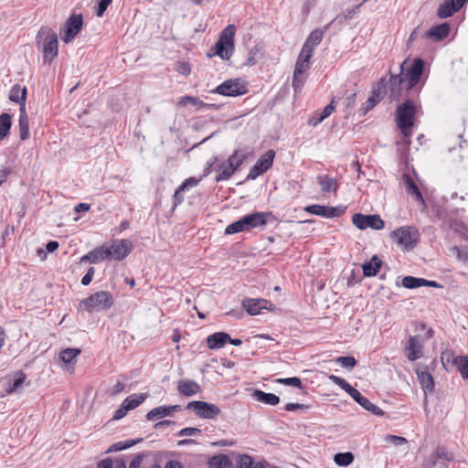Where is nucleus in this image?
Segmentation results:
<instances>
[{"label": "nucleus", "mask_w": 468, "mask_h": 468, "mask_svg": "<svg viewBox=\"0 0 468 468\" xmlns=\"http://www.w3.org/2000/svg\"><path fill=\"white\" fill-rule=\"evenodd\" d=\"M418 107L410 99H407L399 104L395 112V121L398 128L405 137L411 136V128L414 126Z\"/></svg>", "instance_id": "f257e3e1"}, {"label": "nucleus", "mask_w": 468, "mask_h": 468, "mask_svg": "<svg viewBox=\"0 0 468 468\" xmlns=\"http://www.w3.org/2000/svg\"><path fill=\"white\" fill-rule=\"evenodd\" d=\"M328 378L335 385L344 389L357 404L364 410L376 416H383L384 411L364 397L356 388L352 387L345 378L335 375H329Z\"/></svg>", "instance_id": "f03ea898"}, {"label": "nucleus", "mask_w": 468, "mask_h": 468, "mask_svg": "<svg viewBox=\"0 0 468 468\" xmlns=\"http://www.w3.org/2000/svg\"><path fill=\"white\" fill-rule=\"evenodd\" d=\"M37 44L42 48L45 62H51L58 56V40L57 33L48 27H41L37 37Z\"/></svg>", "instance_id": "7ed1b4c3"}, {"label": "nucleus", "mask_w": 468, "mask_h": 468, "mask_svg": "<svg viewBox=\"0 0 468 468\" xmlns=\"http://www.w3.org/2000/svg\"><path fill=\"white\" fill-rule=\"evenodd\" d=\"M235 32L236 27L234 25H229L223 29L214 46L213 55L218 56L224 60L230 58L234 51Z\"/></svg>", "instance_id": "20e7f679"}, {"label": "nucleus", "mask_w": 468, "mask_h": 468, "mask_svg": "<svg viewBox=\"0 0 468 468\" xmlns=\"http://www.w3.org/2000/svg\"><path fill=\"white\" fill-rule=\"evenodd\" d=\"M425 62L420 58H416L413 59L411 65L408 67V69L402 73L404 80H407V90H420L421 87L424 85L425 80H422V76L424 73Z\"/></svg>", "instance_id": "39448f33"}, {"label": "nucleus", "mask_w": 468, "mask_h": 468, "mask_svg": "<svg viewBox=\"0 0 468 468\" xmlns=\"http://www.w3.org/2000/svg\"><path fill=\"white\" fill-rule=\"evenodd\" d=\"M113 304L112 294L108 291H100L80 302V306L88 312L106 311Z\"/></svg>", "instance_id": "423d86ee"}, {"label": "nucleus", "mask_w": 468, "mask_h": 468, "mask_svg": "<svg viewBox=\"0 0 468 468\" xmlns=\"http://www.w3.org/2000/svg\"><path fill=\"white\" fill-rule=\"evenodd\" d=\"M390 237L398 245L411 250L418 243L420 233L416 228L406 226L393 230Z\"/></svg>", "instance_id": "0eeeda50"}, {"label": "nucleus", "mask_w": 468, "mask_h": 468, "mask_svg": "<svg viewBox=\"0 0 468 468\" xmlns=\"http://www.w3.org/2000/svg\"><path fill=\"white\" fill-rule=\"evenodd\" d=\"M212 93L222 96L238 97L248 92L247 83L240 79H229L216 87Z\"/></svg>", "instance_id": "6e6552de"}, {"label": "nucleus", "mask_w": 468, "mask_h": 468, "mask_svg": "<svg viewBox=\"0 0 468 468\" xmlns=\"http://www.w3.org/2000/svg\"><path fill=\"white\" fill-rule=\"evenodd\" d=\"M186 409L193 410L197 417L202 419H215L221 412L220 408L216 404L202 400L190 401L186 406Z\"/></svg>", "instance_id": "1a4fd4ad"}, {"label": "nucleus", "mask_w": 468, "mask_h": 468, "mask_svg": "<svg viewBox=\"0 0 468 468\" xmlns=\"http://www.w3.org/2000/svg\"><path fill=\"white\" fill-rule=\"evenodd\" d=\"M352 223L361 230L370 228L375 230L382 229L385 226L384 221L378 214L364 215L356 213L352 217Z\"/></svg>", "instance_id": "9d476101"}, {"label": "nucleus", "mask_w": 468, "mask_h": 468, "mask_svg": "<svg viewBox=\"0 0 468 468\" xmlns=\"http://www.w3.org/2000/svg\"><path fill=\"white\" fill-rule=\"evenodd\" d=\"M275 157L274 150H268L264 154H262L256 164L250 168L246 180H255L260 176L263 175L267 172L273 164V160Z\"/></svg>", "instance_id": "9b49d317"}, {"label": "nucleus", "mask_w": 468, "mask_h": 468, "mask_svg": "<svg viewBox=\"0 0 468 468\" xmlns=\"http://www.w3.org/2000/svg\"><path fill=\"white\" fill-rule=\"evenodd\" d=\"M346 207H328L318 204L309 205L304 207V210L310 214L321 216L325 218H334L342 216L346 212Z\"/></svg>", "instance_id": "f8f14e48"}, {"label": "nucleus", "mask_w": 468, "mask_h": 468, "mask_svg": "<svg viewBox=\"0 0 468 468\" xmlns=\"http://www.w3.org/2000/svg\"><path fill=\"white\" fill-rule=\"evenodd\" d=\"M83 26V18L81 15H72L67 20L64 26V32L61 34V39L65 43L71 42L80 33Z\"/></svg>", "instance_id": "ddd939ff"}, {"label": "nucleus", "mask_w": 468, "mask_h": 468, "mask_svg": "<svg viewBox=\"0 0 468 468\" xmlns=\"http://www.w3.org/2000/svg\"><path fill=\"white\" fill-rule=\"evenodd\" d=\"M107 249L112 253L109 260L122 261L132 252L133 245L131 240L122 239L114 240L111 246L107 245Z\"/></svg>", "instance_id": "4468645a"}, {"label": "nucleus", "mask_w": 468, "mask_h": 468, "mask_svg": "<svg viewBox=\"0 0 468 468\" xmlns=\"http://www.w3.org/2000/svg\"><path fill=\"white\" fill-rule=\"evenodd\" d=\"M271 216V212L254 211L241 218L246 231H250L256 228H262L267 225L268 218Z\"/></svg>", "instance_id": "2eb2a0df"}, {"label": "nucleus", "mask_w": 468, "mask_h": 468, "mask_svg": "<svg viewBox=\"0 0 468 468\" xmlns=\"http://www.w3.org/2000/svg\"><path fill=\"white\" fill-rule=\"evenodd\" d=\"M241 304L250 315H257L261 310H272L274 307L271 303L262 298H245Z\"/></svg>", "instance_id": "dca6fc26"}, {"label": "nucleus", "mask_w": 468, "mask_h": 468, "mask_svg": "<svg viewBox=\"0 0 468 468\" xmlns=\"http://www.w3.org/2000/svg\"><path fill=\"white\" fill-rule=\"evenodd\" d=\"M111 255V250L107 249L106 244H103L101 246L96 247L89 253L81 256L80 262H90L92 264H96L98 262L110 259Z\"/></svg>", "instance_id": "f3484780"}, {"label": "nucleus", "mask_w": 468, "mask_h": 468, "mask_svg": "<svg viewBox=\"0 0 468 468\" xmlns=\"http://www.w3.org/2000/svg\"><path fill=\"white\" fill-rule=\"evenodd\" d=\"M468 0H445L437 10L440 18H448L458 12Z\"/></svg>", "instance_id": "a211bd4d"}, {"label": "nucleus", "mask_w": 468, "mask_h": 468, "mask_svg": "<svg viewBox=\"0 0 468 468\" xmlns=\"http://www.w3.org/2000/svg\"><path fill=\"white\" fill-rule=\"evenodd\" d=\"M406 60L400 65V73L396 75H390L388 85H389V98L391 100H399L401 96L402 83L405 81L402 76L404 71V66Z\"/></svg>", "instance_id": "6ab92c4d"}, {"label": "nucleus", "mask_w": 468, "mask_h": 468, "mask_svg": "<svg viewBox=\"0 0 468 468\" xmlns=\"http://www.w3.org/2000/svg\"><path fill=\"white\" fill-rule=\"evenodd\" d=\"M451 358L452 359V364L456 367L463 378L468 379V356H454L451 351L443 352L441 354L442 362L444 359L449 362Z\"/></svg>", "instance_id": "aec40b11"}, {"label": "nucleus", "mask_w": 468, "mask_h": 468, "mask_svg": "<svg viewBox=\"0 0 468 468\" xmlns=\"http://www.w3.org/2000/svg\"><path fill=\"white\" fill-rule=\"evenodd\" d=\"M323 37H324L323 30L318 29V28L313 30L310 33V35L306 38L305 42L303 43V46L301 50L302 52H303V54H306V58L313 57L314 49L315 48V47H317L321 43Z\"/></svg>", "instance_id": "412c9836"}, {"label": "nucleus", "mask_w": 468, "mask_h": 468, "mask_svg": "<svg viewBox=\"0 0 468 468\" xmlns=\"http://www.w3.org/2000/svg\"><path fill=\"white\" fill-rule=\"evenodd\" d=\"M450 33V25L443 22L440 25L431 27L426 33L425 37L431 38L433 41H441L448 37Z\"/></svg>", "instance_id": "4be33fe9"}, {"label": "nucleus", "mask_w": 468, "mask_h": 468, "mask_svg": "<svg viewBox=\"0 0 468 468\" xmlns=\"http://www.w3.org/2000/svg\"><path fill=\"white\" fill-rule=\"evenodd\" d=\"M407 350V357L410 361H415L422 356V345L420 342L419 335H413L409 338Z\"/></svg>", "instance_id": "5701e85b"}, {"label": "nucleus", "mask_w": 468, "mask_h": 468, "mask_svg": "<svg viewBox=\"0 0 468 468\" xmlns=\"http://www.w3.org/2000/svg\"><path fill=\"white\" fill-rule=\"evenodd\" d=\"M416 373L424 393H431L434 390V380L428 368H418Z\"/></svg>", "instance_id": "b1692460"}, {"label": "nucleus", "mask_w": 468, "mask_h": 468, "mask_svg": "<svg viewBox=\"0 0 468 468\" xmlns=\"http://www.w3.org/2000/svg\"><path fill=\"white\" fill-rule=\"evenodd\" d=\"M27 95V89L26 86L22 87L19 84H15L9 92V100L13 102L19 104V109H26V101Z\"/></svg>", "instance_id": "393cba45"}, {"label": "nucleus", "mask_w": 468, "mask_h": 468, "mask_svg": "<svg viewBox=\"0 0 468 468\" xmlns=\"http://www.w3.org/2000/svg\"><path fill=\"white\" fill-rule=\"evenodd\" d=\"M382 266V261L378 255H373L370 261H366L362 264L363 275L366 277L376 276Z\"/></svg>", "instance_id": "a878e982"}, {"label": "nucleus", "mask_w": 468, "mask_h": 468, "mask_svg": "<svg viewBox=\"0 0 468 468\" xmlns=\"http://www.w3.org/2000/svg\"><path fill=\"white\" fill-rule=\"evenodd\" d=\"M177 390L183 396L191 397L197 394L201 390V388L198 383L194 380L181 379L178 382Z\"/></svg>", "instance_id": "bb28decb"}, {"label": "nucleus", "mask_w": 468, "mask_h": 468, "mask_svg": "<svg viewBox=\"0 0 468 468\" xmlns=\"http://www.w3.org/2000/svg\"><path fill=\"white\" fill-rule=\"evenodd\" d=\"M230 339V335L226 332H216L209 335L207 338V345L209 349H219L224 346Z\"/></svg>", "instance_id": "cd10ccee"}, {"label": "nucleus", "mask_w": 468, "mask_h": 468, "mask_svg": "<svg viewBox=\"0 0 468 468\" xmlns=\"http://www.w3.org/2000/svg\"><path fill=\"white\" fill-rule=\"evenodd\" d=\"M252 397L259 402L266 405L276 406L280 403L279 396L273 393H267L260 389H255Z\"/></svg>", "instance_id": "c85d7f7f"}, {"label": "nucleus", "mask_w": 468, "mask_h": 468, "mask_svg": "<svg viewBox=\"0 0 468 468\" xmlns=\"http://www.w3.org/2000/svg\"><path fill=\"white\" fill-rule=\"evenodd\" d=\"M214 170L218 173L215 178L216 182L228 180L235 174L228 161L216 165Z\"/></svg>", "instance_id": "c756f323"}, {"label": "nucleus", "mask_w": 468, "mask_h": 468, "mask_svg": "<svg viewBox=\"0 0 468 468\" xmlns=\"http://www.w3.org/2000/svg\"><path fill=\"white\" fill-rule=\"evenodd\" d=\"M19 136L25 141L29 137V120L26 109H19Z\"/></svg>", "instance_id": "7c9ffc66"}, {"label": "nucleus", "mask_w": 468, "mask_h": 468, "mask_svg": "<svg viewBox=\"0 0 468 468\" xmlns=\"http://www.w3.org/2000/svg\"><path fill=\"white\" fill-rule=\"evenodd\" d=\"M317 182L321 187L322 192L329 193L333 191L334 193H336L338 185L335 179H334L333 177H330L327 175H320L317 176Z\"/></svg>", "instance_id": "2f4dec72"}, {"label": "nucleus", "mask_w": 468, "mask_h": 468, "mask_svg": "<svg viewBox=\"0 0 468 468\" xmlns=\"http://www.w3.org/2000/svg\"><path fill=\"white\" fill-rule=\"evenodd\" d=\"M335 101L333 100L328 105H326L321 112H316L314 116H313L309 120V124L313 126H316L321 123L324 119L329 117L331 113L335 111Z\"/></svg>", "instance_id": "473e14b6"}, {"label": "nucleus", "mask_w": 468, "mask_h": 468, "mask_svg": "<svg viewBox=\"0 0 468 468\" xmlns=\"http://www.w3.org/2000/svg\"><path fill=\"white\" fill-rule=\"evenodd\" d=\"M208 465L210 468H230L231 461L225 454H218L209 460Z\"/></svg>", "instance_id": "72a5a7b5"}, {"label": "nucleus", "mask_w": 468, "mask_h": 468, "mask_svg": "<svg viewBox=\"0 0 468 468\" xmlns=\"http://www.w3.org/2000/svg\"><path fill=\"white\" fill-rule=\"evenodd\" d=\"M12 126V117L7 112L0 115V140L5 139L10 132Z\"/></svg>", "instance_id": "f704fd0d"}, {"label": "nucleus", "mask_w": 468, "mask_h": 468, "mask_svg": "<svg viewBox=\"0 0 468 468\" xmlns=\"http://www.w3.org/2000/svg\"><path fill=\"white\" fill-rule=\"evenodd\" d=\"M166 416H171L170 410L168 406L163 405L151 410L146 414V419L148 420H155L157 419H161Z\"/></svg>", "instance_id": "c9c22d12"}, {"label": "nucleus", "mask_w": 468, "mask_h": 468, "mask_svg": "<svg viewBox=\"0 0 468 468\" xmlns=\"http://www.w3.org/2000/svg\"><path fill=\"white\" fill-rule=\"evenodd\" d=\"M145 398H146V396L142 393L132 394V395L128 396L123 400L122 403L125 405L126 410H131L137 408L139 405H141L144 401Z\"/></svg>", "instance_id": "e433bc0d"}, {"label": "nucleus", "mask_w": 468, "mask_h": 468, "mask_svg": "<svg viewBox=\"0 0 468 468\" xmlns=\"http://www.w3.org/2000/svg\"><path fill=\"white\" fill-rule=\"evenodd\" d=\"M429 458L448 463L453 461L454 456L453 453L449 452L445 447L438 446L436 451Z\"/></svg>", "instance_id": "4c0bfd02"}, {"label": "nucleus", "mask_w": 468, "mask_h": 468, "mask_svg": "<svg viewBox=\"0 0 468 468\" xmlns=\"http://www.w3.org/2000/svg\"><path fill=\"white\" fill-rule=\"evenodd\" d=\"M311 58H306V54L301 51L298 56L293 74L303 75L309 69V62Z\"/></svg>", "instance_id": "58836bf2"}, {"label": "nucleus", "mask_w": 468, "mask_h": 468, "mask_svg": "<svg viewBox=\"0 0 468 468\" xmlns=\"http://www.w3.org/2000/svg\"><path fill=\"white\" fill-rule=\"evenodd\" d=\"M80 348H66L59 354V358L65 364H73L76 362V357L80 354Z\"/></svg>", "instance_id": "ea45409f"}, {"label": "nucleus", "mask_w": 468, "mask_h": 468, "mask_svg": "<svg viewBox=\"0 0 468 468\" xmlns=\"http://www.w3.org/2000/svg\"><path fill=\"white\" fill-rule=\"evenodd\" d=\"M237 468H265V465L261 462L254 463L252 457L244 454L240 456Z\"/></svg>", "instance_id": "a19ab883"}, {"label": "nucleus", "mask_w": 468, "mask_h": 468, "mask_svg": "<svg viewBox=\"0 0 468 468\" xmlns=\"http://www.w3.org/2000/svg\"><path fill=\"white\" fill-rule=\"evenodd\" d=\"M143 439L139 438L137 440H128L125 441H118L113 444H112L109 449L107 450V452H119L122 450H126L128 448H131L134 446L136 443L142 441Z\"/></svg>", "instance_id": "79ce46f5"}, {"label": "nucleus", "mask_w": 468, "mask_h": 468, "mask_svg": "<svg viewBox=\"0 0 468 468\" xmlns=\"http://www.w3.org/2000/svg\"><path fill=\"white\" fill-rule=\"evenodd\" d=\"M354 454L351 452H337L334 455V461L339 466H348L354 462Z\"/></svg>", "instance_id": "37998d69"}, {"label": "nucleus", "mask_w": 468, "mask_h": 468, "mask_svg": "<svg viewBox=\"0 0 468 468\" xmlns=\"http://www.w3.org/2000/svg\"><path fill=\"white\" fill-rule=\"evenodd\" d=\"M405 184H406L407 190L418 201H420L423 206H425L426 204H425L424 197H423L421 192L420 191L419 187L417 186V185L414 183V181L410 177H407Z\"/></svg>", "instance_id": "c03bdc74"}, {"label": "nucleus", "mask_w": 468, "mask_h": 468, "mask_svg": "<svg viewBox=\"0 0 468 468\" xmlns=\"http://www.w3.org/2000/svg\"><path fill=\"white\" fill-rule=\"evenodd\" d=\"M97 468H126V463L122 458L115 459L114 463L111 458H105L98 463Z\"/></svg>", "instance_id": "a18cd8bd"}, {"label": "nucleus", "mask_w": 468, "mask_h": 468, "mask_svg": "<svg viewBox=\"0 0 468 468\" xmlns=\"http://www.w3.org/2000/svg\"><path fill=\"white\" fill-rule=\"evenodd\" d=\"M246 154H239V150H236L228 159L227 161L231 165V168H233L234 173L240 167L243 162L246 159Z\"/></svg>", "instance_id": "49530a36"}, {"label": "nucleus", "mask_w": 468, "mask_h": 468, "mask_svg": "<svg viewBox=\"0 0 468 468\" xmlns=\"http://www.w3.org/2000/svg\"><path fill=\"white\" fill-rule=\"evenodd\" d=\"M26 380V375L22 371H18L16 375V378L13 379V381L8 383L7 388H5V391L7 393H13L15 392L19 387L22 386V384Z\"/></svg>", "instance_id": "de8ad7c7"}, {"label": "nucleus", "mask_w": 468, "mask_h": 468, "mask_svg": "<svg viewBox=\"0 0 468 468\" xmlns=\"http://www.w3.org/2000/svg\"><path fill=\"white\" fill-rule=\"evenodd\" d=\"M401 284L407 289H415L424 285L423 278H417L413 276H405L402 279Z\"/></svg>", "instance_id": "09e8293b"}, {"label": "nucleus", "mask_w": 468, "mask_h": 468, "mask_svg": "<svg viewBox=\"0 0 468 468\" xmlns=\"http://www.w3.org/2000/svg\"><path fill=\"white\" fill-rule=\"evenodd\" d=\"M387 81L385 78H381L379 81L373 86L371 98H375V100L378 102L384 92L387 89Z\"/></svg>", "instance_id": "8fccbe9b"}, {"label": "nucleus", "mask_w": 468, "mask_h": 468, "mask_svg": "<svg viewBox=\"0 0 468 468\" xmlns=\"http://www.w3.org/2000/svg\"><path fill=\"white\" fill-rule=\"evenodd\" d=\"M242 231H246V229H245V227H244L241 218L234 222L230 223L225 229L226 235H233V234L239 233Z\"/></svg>", "instance_id": "3c124183"}, {"label": "nucleus", "mask_w": 468, "mask_h": 468, "mask_svg": "<svg viewBox=\"0 0 468 468\" xmlns=\"http://www.w3.org/2000/svg\"><path fill=\"white\" fill-rule=\"evenodd\" d=\"M335 361L341 367H346L350 370L353 369L357 363L356 359L351 356H338L335 359Z\"/></svg>", "instance_id": "603ef678"}, {"label": "nucleus", "mask_w": 468, "mask_h": 468, "mask_svg": "<svg viewBox=\"0 0 468 468\" xmlns=\"http://www.w3.org/2000/svg\"><path fill=\"white\" fill-rule=\"evenodd\" d=\"M275 382L283 384L286 386H292L298 388H303V383L300 378L297 377H292V378H277L275 379Z\"/></svg>", "instance_id": "864d4df0"}, {"label": "nucleus", "mask_w": 468, "mask_h": 468, "mask_svg": "<svg viewBox=\"0 0 468 468\" xmlns=\"http://www.w3.org/2000/svg\"><path fill=\"white\" fill-rule=\"evenodd\" d=\"M452 250L456 253L459 261L468 263V246H453Z\"/></svg>", "instance_id": "5fc2aeb1"}, {"label": "nucleus", "mask_w": 468, "mask_h": 468, "mask_svg": "<svg viewBox=\"0 0 468 468\" xmlns=\"http://www.w3.org/2000/svg\"><path fill=\"white\" fill-rule=\"evenodd\" d=\"M189 103L194 106L201 107V104H203V101H200L197 97L189 96V95L181 97L178 101L179 106H186Z\"/></svg>", "instance_id": "6e6d98bb"}, {"label": "nucleus", "mask_w": 468, "mask_h": 468, "mask_svg": "<svg viewBox=\"0 0 468 468\" xmlns=\"http://www.w3.org/2000/svg\"><path fill=\"white\" fill-rule=\"evenodd\" d=\"M185 191H186L185 189H181L180 186L175 191V194L173 195V197H172L173 210L176 209L185 200V197H184Z\"/></svg>", "instance_id": "4d7b16f0"}, {"label": "nucleus", "mask_w": 468, "mask_h": 468, "mask_svg": "<svg viewBox=\"0 0 468 468\" xmlns=\"http://www.w3.org/2000/svg\"><path fill=\"white\" fill-rule=\"evenodd\" d=\"M378 102L375 98L369 97L365 104L359 109V115L365 116L370 110H372Z\"/></svg>", "instance_id": "13d9d810"}, {"label": "nucleus", "mask_w": 468, "mask_h": 468, "mask_svg": "<svg viewBox=\"0 0 468 468\" xmlns=\"http://www.w3.org/2000/svg\"><path fill=\"white\" fill-rule=\"evenodd\" d=\"M424 468H449L447 463L437 459L428 458L424 463Z\"/></svg>", "instance_id": "bf43d9fd"}, {"label": "nucleus", "mask_w": 468, "mask_h": 468, "mask_svg": "<svg viewBox=\"0 0 468 468\" xmlns=\"http://www.w3.org/2000/svg\"><path fill=\"white\" fill-rule=\"evenodd\" d=\"M112 2V0H100L96 5V16L101 17Z\"/></svg>", "instance_id": "052dcab7"}, {"label": "nucleus", "mask_w": 468, "mask_h": 468, "mask_svg": "<svg viewBox=\"0 0 468 468\" xmlns=\"http://www.w3.org/2000/svg\"><path fill=\"white\" fill-rule=\"evenodd\" d=\"M201 433V430L195 427H187L184 428L181 431L177 432L178 437H185V436H196L199 435Z\"/></svg>", "instance_id": "680f3d73"}, {"label": "nucleus", "mask_w": 468, "mask_h": 468, "mask_svg": "<svg viewBox=\"0 0 468 468\" xmlns=\"http://www.w3.org/2000/svg\"><path fill=\"white\" fill-rule=\"evenodd\" d=\"M303 84H304V80H303V78H302V75L293 74L292 86L294 92H296V93L301 92V90L303 87Z\"/></svg>", "instance_id": "e2e57ef3"}, {"label": "nucleus", "mask_w": 468, "mask_h": 468, "mask_svg": "<svg viewBox=\"0 0 468 468\" xmlns=\"http://www.w3.org/2000/svg\"><path fill=\"white\" fill-rule=\"evenodd\" d=\"M202 179V177H200L199 179L196 178V177H188L187 179H186L181 185V189H188L189 187H194L198 185V183L200 182V180Z\"/></svg>", "instance_id": "0e129e2a"}, {"label": "nucleus", "mask_w": 468, "mask_h": 468, "mask_svg": "<svg viewBox=\"0 0 468 468\" xmlns=\"http://www.w3.org/2000/svg\"><path fill=\"white\" fill-rule=\"evenodd\" d=\"M95 273L94 267H90L86 272V274L81 278V284L83 286H88L91 282L93 276Z\"/></svg>", "instance_id": "69168bd1"}, {"label": "nucleus", "mask_w": 468, "mask_h": 468, "mask_svg": "<svg viewBox=\"0 0 468 468\" xmlns=\"http://www.w3.org/2000/svg\"><path fill=\"white\" fill-rule=\"evenodd\" d=\"M310 407L308 405H305V404H300V403H287L285 406H284V410L286 411H294L296 410H308Z\"/></svg>", "instance_id": "338daca9"}, {"label": "nucleus", "mask_w": 468, "mask_h": 468, "mask_svg": "<svg viewBox=\"0 0 468 468\" xmlns=\"http://www.w3.org/2000/svg\"><path fill=\"white\" fill-rule=\"evenodd\" d=\"M386 441L399 446V445L406 443L407 440L404 437H400V436H397V435H388L386 437Z\"/></svg>", "instance_id": "774afa93"}]
</instances>
